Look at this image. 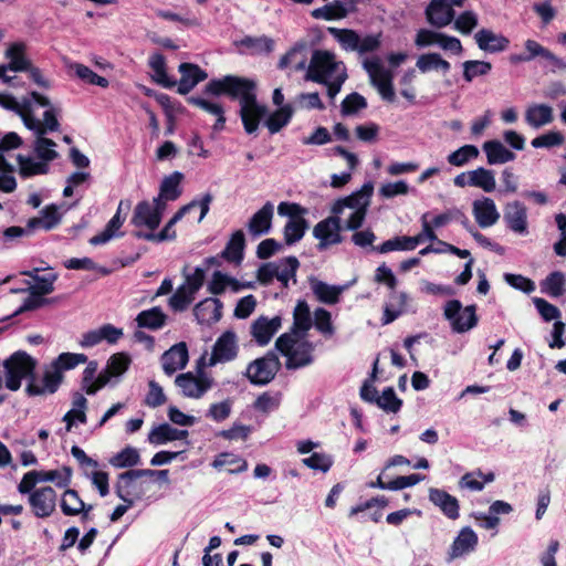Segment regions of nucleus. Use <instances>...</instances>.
<instances>
[{
    "label": "nucleus",
    "instance_id": "f257e3e1",
    "mask_svg": "<svg viewBox=\"0 0 566 566\" xmlns=\"http://www.w3.org/2000/svg\"><path fill=\"white\" fill-rule=\"evenodd\" d=\"M374 192L373 182H365L361 188L350 196L338 199L332 207L331 216L313 228V235L318 240L317 249L323 251L327 248L338 244L343 238L340 235V219L339 214L348 210V218L345 221V228L348 230H357L364 223L367 214V209L370 205V198Z\"/></svg>",
    "mask_w": 566,
    "mask_h": 566
},
{
    "label": "nucleus",
    "instance_id": "f03ea898",
    "mask_svg": "<svg viewBox=\"0 0 566 566\" xmlns=\"http://www.w3.org/2000/svg\"><path fill=\"white\" fill-rule=\"evenodd\" d=\"M31 95L36 105L44 107L45 111L42 119H39L38 117L24 118V126L29 130L33 132L35 136L33 151L38 159L45 161L49 166V163L56 159L59 154L55 149L56 144L52 139L46 138L45 135L48 133L60 130L59 117L61 115V107L52 104L46 96L38 92H32Z\"/></svg>",
    "mask_w": 566,
    "mask_h": 566
},
{
    "label": "nucleus",
    "instance_id": "7ed1b4c3",
    "mask_svg": "<svg viewBox=\"0 0 566 566\" xmlns=\"http://www.w3.org/2000/svg\"><path fill=\"white\" fill-rule=\"evenodd\" d=\"M305 80L323 84L327 87V95L334 99L346 82L347 69L335 53L327 50H314L312 52Z\"/></svg>",
    "mask_w": 566,
    "mask_h": 566
},
{
    "label": "nucleus",
    "instance_id": "20e7f679",
    "mask_svg": "<svg viewBox=\"0 0 566 566\" xmlns=\"http://www.w3.org/2000/svg\"><path fill=\"white\" fill-rule=\"evenodd\" d=\"M306 337L284 333L276 339L275 348L286 358L287 369H298L313 363L314 345Z\"/></svg>",
    "mask_w": 566,
    "mask_h": 566
},
{
    "label": "nucleus",
    "instance_id": "39448f33",
    "mask_svg": "<svg viewBox=\"0 0 566 566\" xmlns=\"http://www.w3.org/2000/svg\"><path fill=\"white\" fill-rule=\"evenodd\" d=\"M205 93L213 96L227 95L232 99H238L239 104L256 95L253 81L235 75L211 80L206 85Z\"/></svg>",
    "mask_w": 566,
    "mask_h": 566
},
{
    "label": "nucleus",
    "instance_id": "423d86ee",
    "mask_svg": "<svg viewBox=\"0 0 566 566\" xmlns=\"http://www.w3.org/2000/svg\"><path fill=\"white\" fill-rule=\"evenodd\" d=\"M212 195L210 192L205 193L200 199H193L188 205H185L181 207L174 217L167 222V224L164 227V229L158 232H144V231H137L135 235L138 239H143L146 241H153V242H163L166 240H174L176 238V231L174 230V226L180 221L184 216H186L188 212H190L195 208L200 209V216L198 218V222H201L203 218L207 216L210 209V203L212 201Z\"/></svg>",
    "mask_w": 566,
    "mask_h": 566
},
{
    "label": "nucleus",
    "instance_id": "0eeeda50",
    "mask_svg": "<svg viewBox=\"0 0 566 566\" xmlns=\"http://www.w3.org/2000/svg\"><path fill=\"white\" fill-rule=\"evenodd\" d=\"M36 367V360L25 352H17L3 361L4 386L11 391L21 388L23 379L28 381Z\"/></svg>",
    "mask_w": 566,
    "mask_h": 566
},
{
    "label": "nucleus",
    "instance_id": "6e6552de",
    "mask_svg": "<svg viewBox=\"0 0 566 566\" xmlns=\"http://www.w3.org/2000/svg\"><path fill=\"white\" fill-rule=\"evenodd\" d=\"M363 67L367 72L371 85L377 90L381 98L394 103L396 93L392 85L394 73L388 70L378 56L365 59Z\"/></svg>",
    "mask_w": 566,
    "mask_h": 566
},
{
    "label": "nucleus",
    "instance_id": "1a4fd4ad",
    "mask_svg": "<svg viewBox=\"0 0 566 566\" xmlns=\"http://www.w3.org/2000/svg\"><path fill=\"white\" fill-rule=\"evenodd\" d=\"M166 209L165 203L143 200L134 209L132 223L136 228H146L147 232H154L160 224L163 213Z\"/></svg>",
    "mask_w": 566,
    "mask_h": 566
},
{
    "label": "nucleus",
    "instance_id": "9d476101",
    "mask_svg": "<svg viewBox=\"0 0 566 566\" xmlns=\"http://www.w3.org/2000/svg\"><path fill=\"white\" fill-rule=\"evenodd\" d=\"M465 0H431L424 10L427 22L442 29L450 25L455 15L454 8L462 7Z\"/></svg>",
    "mask_w": 566,
    "mask_h": 566
},
{
    "label": "nucleus",
    "instance_id": "9b49d317",
    "mask_svg": "<svg viewBox=\"0 0 566 566\" xmlns=\"http://www.w3.org/2000/svg\"><path fill=\"white\" fill-rule=\"evenodd\" d=\"M280 366L277 356L270 353L250 363L245 375L254 385H266L275 377Z\"/></svg>",
    "mask_w": 566,
    "mask_h": 566
},
{
    "label": "nucleus",
    "instance_id": "f8f14e48",
    "mask_svg": "<svg viewBox=\"0 0 566 566\" xmlns=\"http://www.w3.org/2000/svg\"><path fill=\"white\" fill-rule=\"evenodd\" d=\"M62 380L55 366L46 365L42 377H36L34 373L27 384L25 394L30 397L54 394Z\"/></svg>",
    "mask_w": 566,
    "mask_h": 566
},
{
    "label": "nucleus",
    "instance_id": "ddd939ff",
    "mask_svg": "<svg viewBox=\"0 0 566 566\" xmlns=\"http://www.w3.org/2000/svg\"><path fill=\"white\" fill-rule=\"evenodd\" d=\"M444 315L450 321L453 331L458 333L471 329L476 323L474 307H462V304L457 300L449 301L446 304Z\"/></svg>",
    "mask_w": 566,
    "mask_h": 566
},
{
    "label": "nucleus",
    "instance_id": "4468645a",
    "mask_svg": "<svg viewBox=\"0 0 566 566\" xmlns=\"http://www.w3.org/2000/svg\"><path fill=\"white\" fill-rule=\"evenodd\" d=\"M57 494L51 486H41L28 497L32 513L39 518L50 517L56 509Z\"/></svg>",
    "mask_w": 566,
    "mask_h": 566
},
{
    "label": "nucleus",
    "instance_id": "2eb2a0df",
    "mask_svg": "<svg viewBox=\"0 0 566 566\" xmlns=\"http://www.w3.org/2000/svg\"><path fill=\"white\" fill-rule=\"evenodd\" d=\"M175 384L185 397L201 398L212 386V378L203 373L195 376L188 371L176 377Z\"/></svg>",
    "mask_w": 566,
    "mask_h": 566
},
{
    "label": "nucleus",
    "instance_id": "dca6fc26",
    "mask_svg": "<svg viewBox=\"0 0 566 566\" xmlns=\"http://www.w3.org/2000/svg\"><path fill=\"white\" fill-rule=\"evenodd\" d=\"M238 350L237 335L232 331H227L217 338L207 365L212 367L219 363L233 360L238 355Z\"/></svg>",
    "mask_w": 566,
    "mask_h": 566
},
{
    "label": "nucleus",
    "instance_id": "f3484780",
    "mask_svg": "<svg viewBox=\"0 0 566 566\" xmlns=\"http://www.w3.org/2000/svg\"><path fill=\"white\" fill-rule=\"evenodd\" d=\"M525 53L511 54L509 61L512 64H518L522 62H530L536 57H543L549 61L557 69H566V62L564 60L557 57L553 52L534 40H527L525 42Z\"/></svg>",
    "mask_w": 566,
    "mask_h": 566
},
{
    "label": "nucleus",
    "instance_id": "a211bd4d",
    "mask_svg": "<svg viewBox=\"0 0 566 566\" xmlns=\"http://www.w3.org/2000/svg\"><path fill=\"white\" fill-rule=\"evenodd\" d=\"M282 327V318L279 315L273 317L259 316L254 319L250 327V333L253 339L260 346H265L270 343L272 337Z\"/></svg>",
    "mask_w": 566,
    "mask_h": 566
},
{
    "label": "nucleus",
    "instance_id": "6ab92c4d",
    "mask_svg": "<svg viewBox=\"0 0 566 566\" xmlns=\"http://www.w3.org/2000/svg\"><path fill=\"white\" fill-rule=\"evenodd\" d=\"M266 107L256 101V95L240 104L239 115L247 134L258 130L260 120L265 116Z\"/></svg>",
    "mask_w": 566,
    "mask_h": 566
},
{
    "label": "nucleus",
    "instance_id": "aec40b11",
    "mask_svg": "<svg viewBox=\"0 0 566 566\" xmlns=\"http://www.w3.org/2000/svg\"><path fill=\"white\" fill-rule=\"evenodd\" d=\"M310 43L306 40H300L281 56L277 67L281 70L292 66L295 71H306L308 66Z\"/></svg>",
    "mask_w": 566,
    "mask_h": 566
},
{
    "label": "nucleus",
    "instance_id": "412c9836",
    "mask_svg": "<svg viewBox=\"0 0 566 566\" xmlns=\"http://www.w3.org/2000/svg\"><path fill=\"white\" fill-rule=\"evenodd\" d=\"M503 220L514 233L527 234V210L523 202L513 201L504 207Z\"/></svg>",
    "mask_w": 566,
    "mask_h": 566
},
{
    "label": "nucleus",
    "instance_id": "4be33fe9",
    "mask_svg": "<svg viewBox=\"0 0 566 566\" xmlns=\"http://www.w3.org/2000/svg\"><path fill=\"white\" fill-rule=\"evenodd\" d=\"M60 507L62 513L65 516H78L81 515V518L83 521L87 520L90 516L91 511L93 510L92 504H86L81 496L78 495L77 491L73 489H66L60 501Z\"/></svg>",
    "mask_w": 566,
    "mask_h": 566
},
{
    "label": "nucleus",
    "instance_id": "5701e85b",
    "mask_svg": "<svg viewBox=\"0 0 566 566\" xmlns=\"http://www.w3.org/2000/svg\"><path fill=\"white\" fill-rule=\"evenodd\" d=\"M188 349L186 343L181 342L171 346L161 356V365L166 375L171 376L184 369L188 363Z\"/></svg>",
    "mask_w": 566,
    "mask_h": 566
},
{
    "label": "nucleus",
    "instance_id": "b1692460",
    "mask_svg": "<svg viewBox=\"0 0 566 566\" xmlns=\"http://www.w3.org/2000/svg\"><path fill=\"white\" fill-rule=\"evenodd\" d=\"M274 206L272 202H265L249 220L248 231L254 237L268 234L272 228Z\"/></svg>",
    "mask_w": 566,
    "mask_h": 566
},
{
    "label": "nucleus",
    "instance_id": "393cba45",
    "mask_svg": "<svg viewBox=\"0 0 566 566\" xmlns=\"http://www.w3.org/2000/svg\"><path fill=\"white\" fill-rule=\"evenodd\" d=\"M181 74L178 82V93L181 95L188 94L198 83L205 81L208 77L206 71L200 66L192 63H181L178 67Z\"/></svg>",
    "mask_w": 566,
    "mask_h": 566
},
{
    "label": "nucleus",
    "instance_id": "a878e982",
    "mask_svg": "<svg viewBox=\"0 0 566 566\" xmlns=\"http://www.w3.org/2000/svg\"><path fill=\"white\" fill-rule=\"evenodd\" d=\"M129 207H130V203L128 201L127 202L120 201L118 203L117 211L114 214V217L107 222L106 227L104 228V230L101 233H98L90 239V243L92 245L105 244L108 241H111L113 238L120 237L122 233H119V229L122 228L124 220H125V218L122 217V211L124 208L126 210H128Z\"/></svg>",
    "mask_w": 566,
    "mask_h": 566
},
{
    "label": "nucleus",
    "instance_id": "bb28decb",
    "mask_svg": "<svg viewBox=\"0 0 566 566\" xmlns=\"http://www.w3.org/2000/svg\"><path fill=\"white\" fill-rule=\"evenodd\" d=\"M222 303L218 298L208 297L193 308V315L199 324H213L221 318Z\"/></svg>",
    "mask_w": 566,
    "mask_h": 566
},
{
    "label": "nucleus",
    "instance_id": "cd10ccee",
    "mask_svg": "<svg viewBox=\"0 0 566 566\" xmlns=\"http://www.w3.org/2000/svg\"><path fill=\"white\" fill-rule=\"evenodd\" d=\"M313 326V317L306 301H297L293 310V324L287 333L307 336Z\"/></svg>",
    "mask_w": 566,
    "mask_h": 566
},
{
    "label": "nucleus",
    "instance_id": "c85d7f7f",
    "mask_svg": "<svg viewBox=\"0 0 566 566\" xmlns=\"http://www.w3.org/2000/svg\"><path fill=\"white\" fill-rule=\"evenodd\" d=\"M347 4L352 6V9L354 8V1L353 0H335L332 3L325 4L321 8H316L311 12V15L314 19L317 20H325V21H333V20H340L347 17L350 9L347 7Z\"/></svg>",
    "mask_w": 566,
    "mask_h": 566
},
{
    "label": "nucleus",
    "instance_id": "c756f323",
    "mask_svg": "<svg viewBox=\"0 0 566 566\" xmlns=\"http://www.w3.org/2000/svg\"><path fill=\"white\" fill-rule=\"evenodd\" d=\"M311 290L316 298L324 304L333 305L338 303L342 293L348 285H329L323 281L312 279L310 281Z\"/></svg>",
    "mask_w": 566,
    "mask_h": 566
},
{
    "label": "nucleus",
    "instance_id": "7c9ffc66",
    "mask_svg": "<svg viewBox=\"0 0 566 566\" xmlns=\"http://www.w3.org/2000/svg\"><path fill=\"white\" fill-rule=\"evenodd\" d=\"M184 175L179 171H174L169 176H166L159 188V193L155 197L156 202L165 203L167 201H175L181 195L180 184Z\"/></svg>",
    "mask_w": 566,
    "mask_h": 566
},
{
    "label": "nucleus",
    "instance_id": "2f4dec72",
    "mask_svg": "<svg viewBox=\"0 0 566 566\" xmlns=\"http://www.w3.org/2000/svg\"><path fill=\"white\" fill-rule=\"evenodd\" d=\"M98 364L95 360L90 361L83 370L82 389L87 395H94L108 384V378L104 371L96 376Z\"/></svg>",
    "mask_w": 566,
    "mask_h": 566
},
{
    "label": "nucleus",
    "instance_id": "473e14b6",
    "mask_svg": "<svg viewBox=\"0 0 566 566\" xmlns=\"http://www.w3.org/2000/svg\"><path fill=\"white\" fill-rule=\"evenodd\" d=\"M409 296L406 292H390L389 300L384 308L382 324L392 323L402 313L406 312Z\"/></svg>",
    "mask_w": 566,
    "mask_h": 566
},
{
    "label": "nucleus",
    "instance_id": "72a5a7b5",
    "mask_svg": "<svg viewBox=\"0 0 566 566\" xmlns=\"http://www.w3.org/2000/svg\"><path fill=\"white\" fill-rule=\"evenodd\" d=\"M429 500L449 518L455 520L459 516V502L448 492L431 488L429 490Z\"/></svg>",
    "mask_w": 566,
    "mask_h": 566
},
{
    "label": "nucleus",
    "instance_id": "f704fd0d",
    "mask_svg": "<svg viewBox=\"0 0 566 566\" xmlns=\"http://www.w3.org/2000/svg\"><path fill=\"white\" fill-rule=\"evenodd\" d=\"M187 437V430H179L168 423H163L150 430L148 433V442L154 446H160L170 441L182 440Z\"/></svg>",
    "mask_w": 566,
    "mask_h": 566
},
{
    "label": "nucleus",
    "instance_id": "c9c22d12",
    "mask_svg": "<svg viewBox=\"0 0 566 566\" xmlns=\"http://www.w3.org/2000/svg\"><path fill=\"white\" fill-rule=\"evenodd\" d=\"M188 102L201 111L206 112L216 117V123L213 125V129L216 132H220L224 128L226 116L223 106L214 101H210L208 98L201 96H191L188 98Z\"/></svg>",
    "mask_w": 566,
    "mask_h": 566
},
{
    "label": "nucleus",
    "instance_id": "e433bc0d",
    "mask_svg": "<svg viewBox=\"0 0 566 566\" xmlns=\"http://www.w3.org/2000/svg\"><path fill=\"white\" fill-rule=\"evenodd\" d=\"M476 542V535L471 528L465 527L461 530L451 545L449 559H455L467 555L474 549Z\"/></svg>",
    "mask_w": 566,
    "mask_h": 566
},
{
    "label": "nucleus",
    "instance_id": "4c0bfd02",
    "mask_svg": "<svg viewBox=\"0 0 566 566\" xmlns=\"http://www.w3.org/2000/svg\"><path fill=\"white\" fill-rule=\"evenodd\" d=\"M30 96H32L30 94ZM33 104H36L33 97L31 99L24 98L21 103L18 102L12 95L0 94V106L17 113L22 122L27 117H36L33 109Z\"/></svg>",
    "mask_w": 566,
    "mask_h": 566
},
{
    "label": "nucleus",
    "instance_id": "58836bf2",
    "mask_svg": "<svg viewBox=\"0 0 566 566\" xmlns=\"http://www.w3.org/2000/svg\"><path fill=\"white\" fill-rule=\"evenodd\" d=\"M525 122L535 129H538L553 122V109L546 104L531 105L525 112Z\"/></svg>",
    "mask_w": 566,
    "mask_h": 566
},
{
    "label": "nucleus",
    "instance_id": "ea45409f",
    "mask_svg": "<svg viewBox=\"0 0 566 566\" xmlns=\"http://www.w3.org/2000/svg\"><path fill=\"white\" fill-rule=\"evenodd\" d=\"M473 214L481 228L495 223V205L490 198L478 199L473 202Z\"/></svg>",
    "mask_w": 566,
    "mask_h": 566
},
{
    "label": "nucleus",
    "instance_id": "a19ab883",
    "mask_svg": "<svg viewBox=\"0 0 566 566\" xmlns=\"http://www.w3.org/2000/svg\"><path fill=\"white\" fill-rule=\"evenodd\" d=\"M87 400L82 394H75L72 401V408L64 415L63 421L66 423V431H71L73 424L86 422Z\"/></svg>",
    "mask_w": 566,
    "mask_h": 566
},
{
    "label": "nucleus",
    "instance_id": "79ce46f5",
    "mask_svg": "<svg viewBox=\"0 0 566 566\" xmlns=\"http://www.w3.org/2000/svg\"><path fill=\"white\" fill-rule=\"evenodd\" d=\"M135 321L138 327L148 329H159L166 324L167 315L163 312L160 307L155 306L149 310L142 311L136 316Z\"/></svg>",
    "mask_w": 566,
    "mask_h": 566
},
{
    "label": "nucleus",
    "instance_id": "37998d69",
    "mask_svg": "<svg viewBox=\"0 0 566 566\" xmlns=\"http://www.w3.org/2000/svg\"><path fill=\"white\" fill-rule=\"evenodd\" d=\"M17 163L19 167V174L23 178H29L36 175H44L49 171V166L45 161L35 159L31 156L18 155Z\"/></svg>",
    "mask_w": 566,
    "mask_h": 566
},
{
    "label": "nucleus",
    "instance_id": "c03bdc74",
    "mask_svg": "<svg viewBox=\"0 0 566 566\" xmlns=\"http://www.w3.org/2000/svg\"><path fill=\"white\" fill-rule=\"evenodd\" d=\"M24 44L22 43H13L8 48L6 56L9 60L7 65L10 71L21 72L30 69V61L24 54Z\"/></svg>",
    "mask_w": 566,
    "mask_h": 566
},
{
    "label": "nucleus",
    "instance_id": "a18cd8bd",
    "mask_svg": "<svg viewBox=\"0 0 566 566\" xmlns=\"http://www.w3.org/2000/svg\"><path fill=\"white\" fill-rule=\"evenodd\" d=\"M243 250L244 234L241 230H238L231 235L226 249L222 251V258L230 262L240 263L243 259Z\"/></svg>",
    "mask_w": 566,
    "mask_h": 566
},
{
    "label": "nucleus",
    "instance_id": "49530a36",
    "mask_svg": "<svg viewBox=\"0 0 566 566\" xmlns=\"http://www.w3.org/2000/svg\"><path fill=\"white\" fill-rule=\"evenodd\" d=\"M277 266V281H280L283 287L289 286V282L292 280L296 282V271L300 266V262L295 256H287L276 261Z\"/></svg>",
    "mask_w": 566,
    "mask_h": 566
},
{
    "label": "nucleus",
    "instance_id": "de8ad7c7",
    "mask_svg": "<svg viewBox=\"0 0 566 566\" xmlns=\"http://www.w3.org/2000/svg\"><path fill=\"white\" fill-rule=\"evenodd\" d=\"M21 145V137L13 132L6 134L0 139V168L4 167L8 170H12L13 165L8 160L9 153L13 149L19 148Z\"/></svg>",
    "mask_w": 566,
    "mask_h": 566
},
{
    "label": "nucleus",
    "instance_id": "09e8293b",
    "mask_svg": "<svg viewBox=\"0 0 566 566\" xmlns=\"http://www.w3.org/2000/svg\"><path fill=\"white\" fill-rule=\"evenodd\" d=\"M292 115L293 108L291 105L281 106L265 119L264 125L271 134H276L290 123Z\"/></svg>",
    "mask_w": 566,
    "mask_h": 566
},
{
    "label": "nucleus",
    "instance_id": "8fccbe9b",
    "mask_svg": "<svg viewBox=\"0 0 566 566\" xmlns=\"http://www.w3.org/2000/svg\"><path fill=\"white\" fill-rule=\"evenodd\" d=\"M328 32L340 44L343 50L357 52L360 35L355 30L329 28Z\"/></svg>",
    "mask_w": 566,
    "mask_h": 566
},
{
    "label": "nucleus",
    "instance_id": "3c124183",
    "mask_svg": "<svg viewBox=\"0 0 566 566\" xmlns=\"http://www.w3.org/2000/svg\"><path fill=\"white\" fill-rule=\"evenodd\" d=\"M87 356L77 353H62L60 354L50 366H55L59 371L60 379L63 380V371L75 368L76 366L86 363Z\"/></svg>",
    "mask_w": 566,
    "mask_h": 566
},
{
    "label": "nucleus",
    "instance_id": "603ef678",
    "mask_svg": "<svg viewBox=\"0 0 566 566\" xmlns=\"http://www.w3.org/2000/svg\"><path fill=\"white\" fill-rule=\"evenodd\" d=\"M61 220V216L55 206H49L41 211V217L29 220V228H42L44 230L53 229Z\"/></svg>",
    "mask_w": 566,
    "mask_h": 566
},
{
    "label": "nucleus",
    "instance_id": "864d4df0",
    "mask_svg": "<svg viewBox=\"0 0 566 566\" xmlns=\"http://www.w3.org/2000/svg\"><path fill=\"white\" fill-rule=\"evenodd\" d=\"M69 69L75 74L76 77H78L84 83L97 85L104 88L107 87L109 84L107 78L99 76L93 70H91L88 66L84 64L71 63L69 65Z\"/></svg>",
    "mask_w": 566,
    "mask_h": 566
},
{
    "label": "nucleus",
    "instance_id": "5fc2aeb1",
    "mask_svg": "<svg viewBox=\"0 0 566 566\" xmlns=\"http://www.w3.org/2000/svg\"><path fill=\"white\" fill-rule=\"evenodd\" d=\"M240 44L253 54L271 53L274 50V40L266 36H244Z\"/></svg>",
    "mask_w": 566,
    "mask_h": 566
},
{
    "label": "nucleus",
    "instance_id": "6e6d98bb",
    "mask_svg": "<svg viewBox=\"0 0 566 566\" xmlns=\"http://www.w3.org/2000/svg\"><path fill=\"white\" fill-rule=\"evenodd\" d=\"M416 65L422 73H427L431 70H442L447 73L450 70V63L443 60L438 53H426L420 55Z\"/></svg>",
    "mask_w": 566,
    "mask_h": 566
},
{
    "label": "nucleus",
    "instance_id": "4d7b16f0",
    "mask_svg": "<svg viewBox=\"0 0 566 566\" xmlns=\"http://www.w3.org/2000/svg\"><path fill=\"white\" fill-rule=\"evenodd\" d=\"M41 482H52L60 489L67 488L71 483L72 470L63 467L59 470L38 471Z\"/></svg>",
    "mask_w": 566,
    "mask_h": 566
},
{
    "label": "nucleus",
    "instance_id": "13d9d810",
    "mask_svg": "<svg viewBox=\"0 0 566 566\" xmlns=\"http://www.w3.org/2000/svg\"><path fill=\"white\" fill-rule=\"evenodd\" d=\"M130 358L125 353H117L109 357L106 368L103 370L108 381L112 377L122 376L129 367Z\"/></svg>",
    "mask_w": 566,
    "mask_h": 566
},
{
    "label": "nucleus",
    "instance_id": "bf43d9fd",
    "mask_svg": "<svg viewBox=\"0 0 566 566\" xmlns=\"http://www.w3.org/2000/svg\"><path fill=\"white\" fill-rule=\"evenodd\" d=\"M307 227L305 219L289 220L283 230L285 243L292 245L298 242L304 237Z\"/></svg>",
    "mask_w": 566,
    "mask_h": 566
},
{
    "label": "nucleus",
    "instance_id": "052dcab7",
    "mask_svg": "<svg viewBox=\"0 0 566 566\" xmlns=\"http://www.w3.org/2000/svg\"><path fill=\"white\" fill-rule=\"evenodd\" d=\"M565 276L562 272H552L542 282V291L552 297H558L565 293Z\"/></svg>",
    "mask_w": 566,
    "mask_h": 566
},
{
    "label": "nucleus",
    "instance_id": "680f3d73",
    "mask_svg": "<svg viewBox=\"0 0 566 566\" xmlns=\"http://www.w3.org/2000/svg\"><path fill=\"white\" fill-rule=\"evenodd\" d=\"M480 151L474 145H464L448 155V163L454 167H461L470 160L478 158Z\"/></svg>",
    "mask_w": 566,
    "mask_h": 566
},
{
    "label": "nucleus",
    "instance_id": "e2e57ef3",
    "mask_svg": "<svg viewBox=\"0 0 566 566\" xmlns=\"http://www.w3.org/2000/svg\"><path fill=\"white\" fill-rule=\"evenodd\" d=\"M181 274L184 276V283L181 285L197 294V292L203 285L206 268L198 266L193 270V272H189L188 265H185Z\"/></svg>",
    "mask_w": 566,
    "mask_h": 566
},
{
    "label": "nucleus",
    "instance_id": "0e129e2a",
    "mask_svg": "<svg viewBox=\"0 0 566 566\" xmlns=\"http://www.w3.org/2000/svg\"><path fill=\"white\" fill-rule=\"evenodd\" d=\"M196 294L182 285L169 297L168 304L175 312H182L193 302Z\"/></svg>",
    "mask_w": 566,
    "mask_h": 566
},
{
    "label": "nucleus",
    "instance_id": "69168bd1",
    "mask_svg": "<svg viewBox=\"0 0 566 566\" xmlns=\"http://www.w3.org/2000/svg\"><path fill=\"white\" fill-rule=\"evenodd\" d=\"M313 325L321 334L326 337H332L335 333L332 315L327 310L323 307H318L314 311Z\"/></svg>",
    "mask_w": 566,
    "mask_h": 566
},
{
    "label": "nucleus",
    "instance_id": "338daca9",
    "mask_svg": "<svg viewBox=\"0 0 566 566\" xmlns=\"http://www.w3.org/2000/svg\"><path fill=\"white\" fill-rule=\"evenodd\" d=\"M471 187L481 188L491 192L495 188V179L491 170L478 168L471 170Z\"/></svg>",
    "mask_w": 566,
    "mask_h": 566
},
{
    "label": "nucleus",
    "instance_id": "774afa93",
    "mask_svg": "<svg viewBox=\"0 0 566 566\" xmlns=\"http://www.w3.org/2000/svg\"><path fill=\"white\" fill-rule=\"evenodd\" d=\"M493 481V473H489L488 475H482L480 472H470L464 474L459 484L462 489H468L470 491H481L485 483Z\"/></svg>",
    "mask_w": 566,
    "mask_h": 566
}]
</instances>
